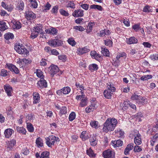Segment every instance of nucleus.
<instances>
[{"label": "nucleus", "instance_id": "1", "mask_svg": "<svg viewBox=\"0 0 158 158\" xmlns=\"http://www.w3.org/2000/svg\"><path fill=\"white\" fill-rule=\"evenodd\" d=\"M117 123V120L115 118H108L103 125V131L107 133L109 131H113Z\"/></svg>", "mask_w": 158, "mask_h": 158}, {"label": "nucleus", "instance_id": "2", "mask_svg": "<svg viewBox=\"0 0 158 158\" xmlns=\"http://www.w3.org/2000/svg\"><path fill=\"white\" fill-rule=\"evenodd\" d=\"M48 43L51 47H56L62 45L63 44V42L62 40L59 39L58 36H56L55 39L50 40Z\"/></svg>", "mask_w": 158, "mask_h": 158}, {"label": "nucleus", "instance_id": "3", "mask_svg": "<svg viewBox=\"0 0 158 158\" xmlns=\"http://www.w3.org/2000/svg\"><path fill=\"white\" fill-rule=\"evenodd\" d=\"M14 49L19 54H26L27 56L29 52L23 45L22 44L20 45V44L15 45L14 46Z\"/></svg>", "mask_w": 158, "mask_h": 158}, {"label": "nucleus", "instance_id": "4", "mask_svg": "<svg viewBox=\"0 0 158 158\" xmlns=\"http://www.w3.org/2000/svg\"><path fill=\"white\" fill-rule=\"evenodd\" d=\"M42 26H37L33 27V30L31 31V33L30 36V38L33 39L36 38L41 31H42Z\"/></svg>", "mask_w": 158, "mask_h": 158}, {"label": "nucleus", "instance_id": "5", "mask_svg": "<svg viewBox=\"0 0 158 158\" xmlns=\"http://www.w3.org/2000/svg\"><path fill=\"white\" fill-rule=\"evenodd\" d=\"M45 139L46 144L49 147H51L54 145L56 141H59V138L54 135L50 136L49 137L45 138Z\"/></svg>", "mask_w": 158, "mask_h": 158}, {"label": "nucleus", "instance_id": "6", "mask_svg": "<svg viewBox=\"0 0 158 158\" xmlns=\"http://www.w3.org/2000/svg\"><path fill=\"white\" fill-rule=\"evenodd\" d=\"M77 100H81L79 106L81 107H83L87 105V98L85 97L84 94L77 95L76 97Z\"/></svg>", "mask_w": 158, "mask_h": 158}, {"label": "nucleus", "instance_id": "7", "mask_svg": "<svg viewBox=\"0 0 158 158\" xmlns=\"http://www.w3.org/2000/svg\"><path fill=\"white\" fill-rule=\"evenodd\" d=\"M24 16L25 18L28 21L33 20L36 17L35 14L29 10H27L25 11Z\"/></svg>", "mask_w": 158, "mask_h": 158}, {"label": "nucleus", "instance_id": "8", "mask_svg": "<svg viewBox=\"0 0 158 158\" xmlns=\"http://www.w3.org/2000/svg\"><path fill=\"white\" fill-rule=\"evenodd\" d=\"M133 135L135 137L134 141L135 144L137 145L140 144L142 142L141 135L139 133L138 131H135L134 132Z\"/></svg>", "mask_w": 158, "mask_h": 158}, {"label": "nucleus", "instance_id": "9", "mask_svg": "<svg viewBox=\"0 0 158 158\" xmlns=\"http://www.w3.org/2000/svg\"><path fill=\"white\" fill-rule=\"evenodd\" d=\"M16 144V140L14 139H12L6 143V147L8 151H12L13 147Z\"/></svg>", "mask_w": 158, "mask_h": 158}, {"label": "nucleus", "instance_id": "10", "mask_svg": "<svg viewBox=\"0 0 158 158\" xmlns=\"http://www.w3.org/2000/svg\"><path fill=\"white\" fill-rule=\"evenodd\" d=\"M103 155L104 158H114V152L110 150L104 151Z\"/></svg>", "mask_w": 158, "mask_h": 158}, {"label": "nucleus", "instance_id": "11", "mask_svg": "<svg viewBox=\"0 0 158 158\" xmlns=\"http://www.w3.org/2000/svg\"><path fill=\"white\" fill-rule=\"evenodd\" d=\"M44 78H41L40 79L37 83L39 88H46L47 87V83L46 81Z\"/></svg>", "mask_w": 158, "mask_h": 158}, {"label": "nucleus", "instance_id": "12", "mask_svg": "<svg viewBox=\"0 0 158 158\" xmlns=\"http://www.w3.org/2000/svg\"><path fill=\"white\" fill-rule=\"evenodd\" d=\"M126 42L128 44H136L138 43V40L134 36H131L126 39Z\"/></svg>", "mask_w": 158, "mask_h": 158}, {"label": "nucleus", "instance_id": "13", "mask_svg": "<svg viewBox=\"0 0 158 158\" xmlns=\"http://www.w3.org/2000/svg\"><path fill=\"white\" fill-rule=\"evenodd\" d=\"M72 15L74 17H82L84 16V10L79 9L75 10L72 13Z\"/></svg>", "mask_w": 158, "mask_h": 158}, {"label": "nucleus", "instance_id": "14", "mask_svg": "<svg viewBox=\"0 0 158 158\" xmlns=\"http://www.w3.org/2000/svg\"><path fill=\"white\" fill-rule=\"evenodd\" d=\"M90 51V50L87 47L83 48H78L77 53L79 55H82Z\"/></svg>", "mask_w": 158, "mask_h": 158}, {"label": "nucleus", "instance_id": "15", "mask_svg": "<svg viewBox=\"0 0 158 158\" xmlns=\"http://www.w3.org/2000/svg\"><path fill=\"white\" fill-rule=\"evenodd\" d=\"M4 88L7 95L9 96H11L12 91V87L9 85H4Z\"/></svg>", "mask_w": 158, "mask_h": 158}, {"label": "nucleus", "instance_id": "16", "mask_svg": "<svg viewBox=\"0 0 158 158\" xmlns=\"http://www.w3.org/2000/svg\"><path fill=\"white\" fill-rule=\"evenodd\" d=\"M33 96L34 104H37L40 102V96L39 93L37 92L34 93L33 94Z\"/></svg>", "mask_w": 158, "mask_h": 158}, {"label": "nucleus", "instance_id": "17", "mask_svg": "<svg viewBox=\"0 0 158 158\" xmlns=\"http://www.w3.org/2000/svg\"><path fill=\"white\" fill-rule=\"evenodd\" d=\"M126 55L127 54L125 52L118 53L116 57V61H115L116 64H115V63L114 62V65L115 66H118L119 62V59L121 57L126 56Z\"/></svg>", "mask_w": 158, "mask_h": 158}, {"label": "nucleus", "instance_id": "18", "mask_svg": "<svg viewBox=\"0 0 158 158\" xmlns=\"http://www.w3.org/2000/svg\"><path fill=\"white\" fill-rule=\"evenodd\" d=\"M141 96L137 95L135 93L133 94L131 97V99L133 100L136 101V102L139 104H140L141 103Z\"/></svg>", "mask_w": 158, "mask_h": 158}, {"label": "nucleus", "instance_id": "19", "mask_svg": "<svg viewBox=\"0 0 158 158\" xmlns=\"http://www.w3.org/2000/svg\"><path fill=\"white\" fill-rule=\"evenodd\" d=\"M14 132V130L12 129L9 128L6 129L4 132L5 137L7 138H9Z\"/></svg>", "mask_w": 158, "mask_h": 158}, {"label": "nucleus", "instance_id": "20", "mask_svg": "<svg viewBox=\"0 0 158 158\" xmlns=\"http://www.w3.org/2000/svg\"><path fill=\"white\" fill-rule=\"evenodd\" d=\"M113 92L108 89H106L103 92V95L105 98L110 99L111 98Z\"/></svg>", "mask_w": 158, "mask_h": 158}, {"label": "nucleus", "instance_id": "21", "mask_svg": "<svg viewBox=\"0 0 158 158\" xmlns=\"http://www.w3.org/2000/svg\"><path fill=\"white\" fill-rule=\"evenodd\" d=\"M90 144L93 146H96L98 142V140H97L96 137L95 136L93 135L89 139Z\"/></svg>", "mask_w": 158, "mask_h": 158}, {"label": "nucleus", "instance_id": "22", "mask_svg": "<svg viewBox=\"0 0 158 158\" xmlns=\"http://www.w3.org/2000/svg\"><path fill=\"white\" fill-rule=\"evenodd\" d=\"M12 27L14 29H19L21 27V24L19 21L16 20L13 21Z\"/></svg>", "mask_w": 158, "mask_h": 158}, {"label": "nucleus", "instance_id": "23", "mask_svg": "<svg viewBox=\"0 0 158 158\" xmlns=\"http://www.w3.org/2000/svg\"><path fill=\"white\" fill-rule=\"evenodd\" d=\"M90 56L93 58L98 60L101 57L100 55L97 53L95 51H92L90 52Z\"/></svg>", "mask_w": 158, "mask_h": 158}, {"label": "nucleus", "instance_id": "24", "mask_svg": "<svg viewBox=\"0 0 158 158\" xmlns=\"http://www.w3.org/2000/svg\"><path fill=\"white\" fill-rule=\"evenodd\" d=\"M112 145L115 147L121 146L123 144V142L120 140H118L116 141H113L111 142Z\"/></svg>", "mask_w": 158, "mask_h": 158}, {"label": "nucleus", "instance_id": "25", "mask_svg": "<svg viewBox=\"0 0 158 158\" xmlns=\"http://www.w3.org/2000/svg\"><path fill=\"white\" fill-rule=\"evenodd\" d=\"M16 130L19 133L22 134L23 135L26 134L27 132L26 130L23 127H16Z\"/></svg>", "mask_w": 158, "mask_h": 158}, {"label": "nucleus", "instance_id": "26", "mask_svg": "<svg viewBox=\"0 0 158 158\" xmlns=\"http://www.w3.org/2000/svg\"><path fill=\"white\" fill-rule=\"evenodd\" d=\"M80 137L82 141H85L89 138V136L85 131H83L80 135Z\"/></svg>", "mask_w": 158, "mask_h": 158}, {"label": "nucleus", "instance_id": "27", "mask_svg": "<svg viewBox=\"0 0 158 158\" xmlns=\"http://www.w3.org/2000/svg\"><path fill=\"white\" fill-rule=\"evenodd\" d=\"M7 28L8 27L6 25V23L3 21H0V30L3 31Z\"/></svg>", "mask_w": 158, "mask_h": 158}, {"label": "nucleus", "instance_id": "28", "mask_svg": "<svg viewBox=\"0 0 158 158\" xmlns=\"http://www.w3.org/2000/svg\"><path fill=\"white\" fill-rule=\"evenodd\" d=\"M107 89L113 92L115 91L116 88L112 83L109 82L107 83Z\"/></svg>", "mask_w": 158, "mask_h": 158}, {"label": "nucleus", "instance_id": "29", "mask_svg": "<svg viewBox=\"0 0 158 158\" xmlns=\"http://www.w3.org/2000/svg\"><path fill=\"white\" fill-rule=\"evenodd\" d=\"M36 144L38 148L43 146V142L42 139L40 137L37 138L36 140Z\"/></svg>", "mask_w": 158, "mask_h": 158}, {"label": "nucleus", "instance_id": "30", "mask_svg": "<svg viewBox=\"0 0 158 158\" xmlns=\"http://www.w3.org/2000/svg\"><path fill=\"white\" fill-rule=\"evenodd\" d=\"M90 8L97 10H98L102 11L103 10L102 7L100 5H98L93 4L90 6Z\"/></svg>", "mask_w": 158, "mask_h": 158}, {"label": "nucleus", "instance_id": "31", "mask_svg": "<svg viewBox=\"0 0 158 158\" xmlns=\"http://www.w3.org/2000/svg\"><path fill=\"white\" fill-rule=\"evenodd\" d=\"M158 141V134H155L153 137L152 140L150 141L151 144L152 146H153L155 144V143H156Z\"/></svg>", "mask_w": 158, "mask_h": 158}, {"label": "nucleus", "instance_id": "32", "mask_svg": "<svg viewBox=\"0 0 158 158\" xmlns=\"http://www.w3.org/2000/svg\"><path fill=\"white\" fill-rule=\"evenodd\" d=\"M117 135L120 137H123L124 135V132L120 128L117 129L115 131Z\"/></svg>", "mask_w": 158, "mask_h": 158}, {"label": "nucleus", "instance_id": "33", "mask_svg": "<svg viewBox=\"0 0 158 158\" xmlns=\"http://www.w3.org/2000/svg\"><path fill=\"white\" fill-rule=\"evenodd\" d=\"M4 38L7 40L10 39L12 40L14 38V36L13 34L10 32H8L6 33L4 35Z\"/></svg>", "mask_w": 158, "mask_h": 158}, {"label": "nucleus", "instance_id": "34", "mask_svg": "<svg viewBox=\"0 0 158 158\" xmlns=\"http://www.w3.org/2000/svg\"><path fill=\"white\" fill-rule=\"evenodd\" d=\"M101 52L103 55L106 57H108L110 56V52L109 50L106 48H101Z\"/></svg>", "mask_w": 158, "mask_h": 158}, {"label": "nucleus", "instance_id": "35", "mask_svg": "<svg viewBox=\"0 0 158 158\" xmlns=\"http://www.w3.org/2000/svg\"><path fill=\"white\" fill-rule=\"evenodd\" d=\"M90 102L91 104L90 106L92 107V108H94L95 109L97 108L98 107V105L96 98H92Z\"/></svg>", "mask_w": 158, "mask_h": 158}, {"label": "nucleus", "instance_id": "36", "mask_svg": "<svg viewBox=\"0 0 158 158\" xmlns=\"http://www.w3.org/2000/svg\"><path fill=\"white\" fill-rule=\"evenodd\" d=\"M132 28L135 31H138L140 29V23H138L137 24H135L132 26Z\"/></svg>", "mask_w": 158, "mask_h": 158}, {"label": "nucleus", "instance_id": "37", "mask_svg": "<svg viewBox=\"0 0 158 158\" xmlns=\"http://www.w3.org/2000/svg\"><path fill=\"white\" fill-rule=\"evenodd\" d=\"M152 7L147 5L143 8V11L146 13L151 12L152 11Z\"/></svg>", "mask_w": 158, "mask_h": 158}, {"label": "nucleus", "instance_id": "38", "mask_svg": "<svg viewBox=\"0 0 158 158\" xmlns=\"http://www.w3.org/2000/svg\"><path fill=\"white\" fill-rule=\"evenodd\" d=\"M17 8L22 10L24 8V3L22 1H20L17 5Z\"/></svg>", "mask_w": 158, "mask_h": 158}, {"label": "nucleus", "instance_id": "39", "mask_svg": "<svg viewBox=\"0 0 158 158\" xmlns=\"http://www.w3.org/2000/svg\"><path fill=\"white\" fill-rule=\"evenodd\" d=\"M62 89L63 94H68L71 91L70 88L68 86L64 87Z\"/></svg>", "mask_w": 158, "mask_h": 158}, {"label": "nucleus", "instance_id": "40", "mask_svg": "<svg viewBox=\"0 0 158 158\" xmlns=\"http://www.w3.org/2000/svg\"><path fill=\"white\" fill-rule=\"evenodd\" d=\"M27 128L29 131L32 132L34 131V128L31 124L30 123H27Z\"/></svg>", "mask_w": 158, "mask_h": 158}, {"label": "nucleus", "instance_id": "41", "mask_svg": "<svg viewBox=\"0 0 158 158\" xmlns=\"http://www.w3.org/2000/svg\"><path fill=\"white\" fill-rule=\"evenodd\" d=\"M86 153L88 155L91 157H94L95 156V154L94 153L93 151L90 148L87 150Z\"/></svg>", "mask_w": 158, "mask_h": 158}, {"label": "nucleus", "instance_id": "42", "mask_svg": "<svg viewBox=\"0 0 158 158\" xmlns=\"http://www.w3.org/2000/svg\"><path fill=\"white\" fill-rule=\"evenodd\" d=\"M36 74L37 77L41 79L44 78V76L43 75V73L41 70H36Z\"/></svg>", "mask_w": 158, "mask_h": 158}, {"label": "nucleus", "instance_id": "43", "mask_svg": "<svg viewBox=\"0 0 158 158\" xmlns=\"http://www.w3.org/2000/svg\"><path fill=\"white\" fill-rule=\"evenodd\" d=\"M76 114L74 112H72L69 114V119L70 121H72L76 118Z\"/></svg>", "mask_w": 158, "mask_h": 158}, {"label": "nucleus", "instance_id": "44", "mask_svg": "<svg viewBox=\"0 0 158 158\" xmlns=\"http://www.w3.org/2000/svg\"><path fill=\"white\" fill-rule=\"evenodd\" d=\"M31 6L34 8H36L37 7L38 4L36 0H29Z\"/></svg>", "mask_w": 158, "mask_h": 158}, {"label": "nucleus", "instance_id": "45", "mask_svg": "<svg viewBox=\"0 0 158 158\" xmlns=\"http://www.w3.org/2000/svg\"><path fill=\"white\" fill-rule=\"evenodd\" d=\"M5 67L9 69H18L15 66L10 63L6 64L5 65Z\"/></svg>", "mask_w": 158, "mask_h": 158}, {"label": "nucleus", "instance_id": "46", "mask_svg": "<svg viewBox=\"0 0 158 158\" xmlns=\"http://www.w3.org/2000/svg\"><path fill=\"white\" fill-rule=\"evenodd\" d=\"M94 24V23L91 22L88 24L87 30V32L88 33L91 31L92 30L93 26Z\"/></svg>", "mask_w": 158, "mask_h": 158}, {"label": "nucleus", "instance_id": "47", "mask_svg": "<svg viewBox=\"0 0 158 158\" xmlns=\"http://www.w3.org/2000/svg\"><path fill=\"white\" fill-rule=\"evenodd\" d=\"M152 78V76L151 75H147L142 76L140 77V79L143 81H145L148 79H151Z\"/></svg>", "mask_w": 158, "mask_h": 158}, {"label": "nucleus", "instance_id": "48", "mask_svg": "<svg viewBox=\"0 0 158 158\" xmlns=\"http://www.w3.org/2000/svg\"><path fill=\"white\" fill-rule=\"evenodd\" d=\"M105 44L106 46H109L110 47H112L113 42L110 40H104Z\"/></svg>", "mask_w": 158, "mask_h": 158}, {"label": "nucleus", "instance_id": "49", "mask_svg": "<svg viewBox=\"0 0 158 158\" xmlns=\"http://www.w3.org/2000/svg\"><path fill=\"white\" fill-rule=\"evenodd\" d=\"M66 6L67 7H70L72 9H74L75 7L74 2L71 1L68 2Z\"/></svg>", "mask_w": 158, "mask_h": 158}, {"label": "nucleus", "instance_id": "50", "mask_svg": "<svg viewBox=\"0 0 158 158\" xmlns=\"http://www.w3.org/2000/svg\"><path fill=\"white\" fill-rule=\"evenodd\" d=\"M69 44L72 46H74L76 44V42L73 38H70L68 40Z\"/></svg>", "mask_w": 158, "mask_h": 158}, {"label": "nucleus", "instance_id": "51", "mask_svg": "<svg viewBox=\"0 0 158 158\" xmlns=\"http://www.w3.org/2000/svg\"><path fill=\"white\" fill-rule=\"evenodd\" d=\"M26 118L27 120V121H31V120H33L35 118V115L32 114H28L26 117Z\"/></svg>", "mask_w": 158, "mask_h": 158}, {"label": "nucleus", "instance_id": "52", "mask_svg": "<svg viewBox=\"0 0 158 158\" xmlns=\"http://www.w3.org/2000/svg\"><path fill=\"white\" fill-rule=\"evenodd\" d=\"M149 58L153 60H158V54L155 53L152 54L150 56Z\"/></svg>", "mask_w": 158, "mask_h": 158}, {"label": "nucleus", "instance_id": "53", "mask_svg": "<svg viewBox=\"0 0 158 158\" xmlns=\"http://www.w3.org/2000/svg\"><path fill=\"white\" fill-rule=\"evenodd\" d=\"M59 60H62L63 62H65L67 60L66 56L64 55H62L58 56Z\"/></svg>", "mask_w": 158, "mask_h": 158}, {"label": "nucleus", "instance_id": "54", "mask_svg": "<svg viewBox=\"0 0 158 158\" xmlns=\"http://www.w3.org/2000/svg\"><path fill=\"white\" fill-rule=\"evenodd\" d=\"M66 108L65 106H63L60 108V114L61 115L64 114H65L67 113Z\"/></svg>", "mask_w": 158, "mask_h": 158}, {"label": "nucleus", "instance_id": "55", "mask_svg": "<svg viewBox=\"0 0 158 158\" xmlns=\"http://www.w3.org/2000/svg\"><path fill=\"white\" fill-rule=\"evenodd\" d=\"M42 158H49V153L47 151H44L41 153Z\"/></svg>", "mask_w": 158, "mask_h": 158}, {"label": "nucleus", "instance_id": "56", "mask_svg": "<svg viewBox=\"0 0 158 158\" xmlns=\"http://www.w3.org/2000/svg\"><path fill=\"white\" fill-rule=\"evenodd\" d=\"M134 151L135 152H139L142 151V148L141 146L136 145L134 146Z\"/></svg>", "mask_w": 158, "mask_h": 158}, {"label": "nucleus", "instance_id": "57", "mask_svg": "<svg viewBox=\"0 0 158 158\" xmlns=\"http://www.w3.org/2000/svg\"><path fill=\"white\" fill-rule=\"evenodd\" d=\"M59 12L60 14L63 16H68L69 15V13L63 9H60L59 10Z\"/></svg>", "mask_w": 158, "mask_h": 158}, {"label": "nucleus", "instance_id": "58", "mask_svg": "<svg viewBox=\"0 0 158 158\" xmlns=\"http://www.w3.org/2000/svg\"><path fill=\"white\" fill-rule=\"evenodd\" d=\"M76 86L77 88L81 90V92L82 94H84L82 91L84 89V87L82 85H80L79 83H76Z\"/></svg>", "mask_w": 158, "mask_h": 158}, {"label": "nucleus", "instance_id": "59", "mask_svg": "<svg viewBox=\"0 0 158 158\" xmlns=\"http://www.w3.org/2000/svg\"><path fill=\"white\" fill-rule=\"evenodd\" d=\"M51 34L53 35H57V30L55 28L51 27Z\"/></svg>", "mask_w": 158, "mask_h": 158}, {"label": "nucleus", "instance_id": "60", "mask_svg": "<svg viewBox=\"0 0 158 158\" xmlns=\"http://www.w3.org/2000/svg\"><path fill=\"white\" fill-rule=\"evenodd\" d=\"M8 74V72L6 70H2L0 75L2 76H6Z\"/></svg>", "mask_w": 158, "mask_h": 158}, {"label": "nucleus", "instance_id": "61", "mask_svg": "<svg viewBox=\"0 0 158 158\" xmlns=\"http://www.w3.org/2000/svg\"><path fill=\"white\" fill-rule=\"evenodd\" d=\"M98 122L97 121H93L91 122L90 124L92 127L97 128L98 127Z\"/></svg>", "mask_w": 158, "mask_h": 158}, {"label": "nucleus", "instance_id": "62", "mask_svg": "<svg viewBox=\"0 0 158 158\" xmlns=\"http://www.w3.org/2000/svg\"><path fill=\"white\" fill-rule=\"evenodd\" d=\"M98 65L95 64H90L89 67V69H98Z\"/></svg>", "mask_w": 158, "mask_h": 158}, {"label": "nucleus", "instance_id": "63", "mask_svg": "<svg viewBox=\"0 0 158 158\" xmlns=\"http://www.w3.org/2000/svg\"><path fill=\"white\" fill-rule=\"evenodd\" d=\"M94 110H95V109L92 108V107L90 105L85 108V111L87 113H89L93 111Z\"/></svg>", "mask_w": 158, "mask_h": 158}, {"label": "nucleus", "instance_id": "64", "mask_svg": "<svg viewBox=\"0 0 158 158\" xmlns=\"http://www.w3.org/2000/svg\"><path fill=\"white\" fill-rule=\"evenodd\" d=\"M58 7L57 6H54L51 10L52 13L56 14L57 13L58 10Z\"/></svg>", "mask_w": 158, "mask_h": 158}]
</instances>
